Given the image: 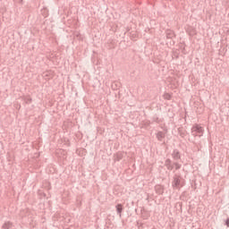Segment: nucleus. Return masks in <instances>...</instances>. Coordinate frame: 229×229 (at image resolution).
<instances>
[{
  "label": "nucleus",
  "mask_w": 229,
  "mask_h": 229,
  "mask_svg": "<svg viewBox=\"0 0 229 229\" xmlns=\"http://www.w3.org/2000/svg\"><path fill=\"white\" fill-rule=\"evenodd\" d=\"M137 225L139 229L144 228V224L137 222Z\"/></svg>",
  "instance_id": "ddd939ff"
},
{
  "label": "nucleus",
  "mask_w": 229,
  "mask_h": 229,
  "mask_svg": "<svg viewBox=\"0 0 229 229\" xmlns=\"http://www.w3.org/2000/svg\"><path fill=\"white\" fill-rule=\"evenodd\" d=\"M115 208H116V212H117L119 217L122 218L123 217V210H124L123 204H117L115 206Z\"/></svg>",
  "instance_id": "20e7f679"
},
{
  "label": "nucleus",
  "mask_w": 229,
  "mask_h": 229,
  "mask_svg": "<svg viewBox=\"0 0 229 229\" xmlns=\"http://www.w3.org/2000/svg\"><path fill=\"white\" fill-rule=\"evenodd\" d=\"M13 226V224L10 221L5 222L3 225H2V229H10Z\"/></svg>",
  "instance_id": "6e6552de"
},
{
  "label": "nucleus",
  "mask_w": 229,
  "mask_h": 229,
  "mask_svg": "<svg viewBox=\"0 0 229 229\" xmlns=\"http://www.w3.org/2000/svg\"><path fill=\"white\" fill-rule=\"evenodd\" d=\"M184 183L183 181H182V178L179 175L174 176V181L172 182V186L174 189H182L183 187Z\"/></svg>",
  "instance_id": "f03ea898"
},
{
  "label": "nucleus",
  "mask_w": 229,
  "mask_h": 229,
  "mask_svg": "<svg viewBox=\"0 0 229 229\" xmlns=\"http://www.w3.org/2000/svg\"><path fill=\"white\" fill-rule=\"evenodd\" d=\"M153 121H154V123H162V120L160 118H158V116H154Z\"/></svg>",
  "instance_id": "9b49d317"
},
{
  "label": "nucleus",
  "mask_w": 229,
  "mask_h": 229,
  "mask_svg": "<svg viewBox=\"0 0 229 229\" xmlns=\"http://www.w3.org/2000/svg\"><path fill=\"white\" fill-rule=\"evenodd\" d=\"M225 225L227 226V228H229V217L225 220Z\"/></svg>",
  "instance_id": "4468645a"
},
{
  "label": "nucleus",
  "mask_w": 229,
  "mask_h": 229,
  "mask_svg": "<svg viewBox=\"0 0 229 229\" xmlns=\"http://www.w3.org/2000/svg\"><path fill=\"white\" fill-rule=\"evenodd\" d=\"M157 194H164V187L161 185H157L155 187Z\"/></svg>",
  "instance_id": "1a4fd4ad"
},
{
  "label": "nucleus",
  "mask_w": 229,
  "mask_h": 229,
  "mask_svg": "<svg viewBox=\"0 0 229 229\" xmlns=\"http://www.w3.org/2000/svg\"><path fill=\"white\" fill-rule=\"evenodd\" d=\"M114 160H116V162H120V160H123V153L122 152L116 153Z\"/></svg>",
  "instance_id": "9d476101"
},
{
  "label": "nucleus",
  "mask_w": 229,
  "mask_h": 229,
  "mask_svg": "<svg viewBox=\"0 0 229 229\" xmlns=\"http://www.w3.org/2000/svg\"><path fill=\"white\" fill-rule=\"evenodd\" d=\"M174 165H175L176 171H178V169H181V167H182V165L178 164V162H174Z\"/></svg>",
  "instance_id": "f8f14e48"
},
{
  "label": "nucleus",
  "mask_w": 229,
  "mask_h": 229,
  "mask_svg": "<svg viewBox=\"0 0 229 229\" xmlns=\"http://www.w3.org/2000/svg\"><path fill=\"white\" fill-rule=\"evenodd\" d=\"M165 35H166V38H170L171 40H173V38H174V37H176V35L174 34V31H173L171 30H167L165 31Z\"/></svg>",
  "instance_id": "423d86ee"
},
{
  "label": "nucleus",
  "mask_w": 229,
  "mask_h": 229,
  "mask_svg": "<svg viewBox=\"0 0 229 229\" xmlns=\"http://www.w3.org/2000/svg\"><path fill=\"white\" fill-rule=\"evenodd\" d=\"M172 157H173L174 160H180V158H181L180 151H178L177 149H174L172 153Z\"/></svg>",
  "instance_id": "0eeeda50"
},
{
  "label": "nucleus",
  "mask_w": 229,
  "mask_h": 229,
  "mask_svg": "<svg viewBox=\"0 0 229 229\" xmlns=\"http://www.w3.org/2000/svg\"><path fill=\"white\" fill-rule=\"evenodd\" d=\"M156 137H157V140H159V142H162V140H164V139H165V133H164V131H159L156 134Z\"/></svg>",
  "instance_id": "39448f33"
},
{
  "label": "nucleus",
  "mask_w": 229,
  "mask_h": 229,
  "mask_svg": "<svg viewBox=\"0 0 229 229\" xmlns=\"http://www.w3.org/2000/svg\"><path fill=\"white\" fill-rule=\"evenodd\" d=\"M165 165L168 171H173L174 169V163L173 164V161H171L169 158L165 161Z\"/></svg>",
  "instance_id": "7ed1b4c3"
},
{
  "label": "nucleus",
  "mask_w": 229,
  "mask_h": 229,
  "mask_svg": "<svg viewBox=\"0 0 229 229\" xmlns=\"http://www.w3.org/2000/svg\"><path fill=\"white\" fill-rule=\"evenodd\" d=\"M31 101H32V99H31L30 98H29L26 99V103H27V104L31 103Z\"/></svg>",
  "instance_id": "2eb2a0df"
},
{
  "label": "nucleus",
  "mask_w": 229,
  "mask_h": 229,
  "mask_svg": "<svg viewBox=\"0 0 229 229\" xmlns=\"http://www.w3.org/2000/svg\"><path fill=\"white\" fill-rule=\"evenodd\" d=\"M203 127L195 124L191 128V133L193 137H203Z\"/></svg>",
  "instance_id": "f257e3e1"
}]
</instances>
